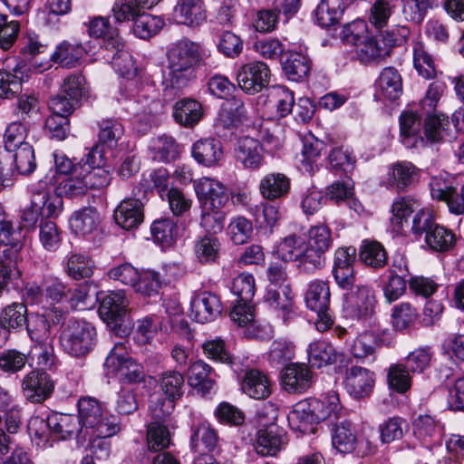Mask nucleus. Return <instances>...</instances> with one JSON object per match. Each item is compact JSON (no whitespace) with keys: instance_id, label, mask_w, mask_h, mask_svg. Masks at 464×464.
Returning a JSON list of instances; mask_svg holds the SVG:
<instances>
[{"instance_id":"nucleus-24","label":"nucleus","mask_w":464,"mask_h":464,"mask_svg":"<svg viewBox=\"0 0 464 464\" xmlns=\"http://www.w3.org/2000/svg\"><path fill=\"white\" fill-rule=\"evenodd\" d=\"M349 302L353 308V315L359 319L372 316L375 310L376 299L374 291L365 285H357L350 294Z\"/></svg>"},{"instance_id":"nucleus-30","label":"nucleus","mask_w":464,"mask_h":464,"mask_svg":"<svg viewBox=\"0 0 464 464\" xmlns=\"http://www.w3.org/2000/svg\"><path fill=\"white\" fill-rule=\"evenodd\" d=\"M46 425L51 431L65 440L82 431L78 416L53 413L47 418Z\"/></svg>"},{"instance_id":"nucleus-26","label":"nucleus","mask_w":464,"mask_h":464,"mask_svg":"<svg viewBox=\"0 0 464 464\" xmlns=\"http://www.w3.org/2000/svg\"><path fill=\"white\" fill-rule=\"evenodd\" d=\"M377 94L384 99L394 101L402 93V80L393 67L384 68L376 81Z\"/></svg>"},{"instance_id":"nucleus-36","label":"nucleus","mask_w":464,"mask_h":464,"mask_svg":"<svg viewBox=\"0 0 464 464\" xmlns=\"http://www.w3.org/2000/svg\"><path fill=\"white\" fill-rule=\"evenodd\" d=\"M357 443V438L352 424L342 420L332 429V444L341 453L352 452Z\"/></svg>"},{"instance_id":"nucleus-16","label":"nucleus","mask_w":464,"mask_h":464,"mask_svg":"<svg viewBox=\"0 0 464 464\" xmlns=\"http://www.w3.org/2000/svg\"><path fill=\"white\" fill-rule=\"evenodd\" d=\"M313 382V372L304 363H290L281 373L283 388L290 393H303Z\"/></svg>"},{"instance_id":"nucleus-35","label":"nucleus","mask_w":464,"mask_h":464,"mask_svg":"<svg viewBox=\"0 0 464 464\" xmlns=\"http://www.w3.org/2000/svg\"><path fill=\"white\" fill-rule=\"evenodd\" d=\"M28 318L26 305L22 302H14L1 310L0 325L13 331H20L25 326Z\"/></svg>"},{"instance_id":"nucleus-15","label":"nucleus","mask_w":464,"mask_h":464,"mask_svg":"<svg viewBox=\"0 0 464 464\" xmlns=\"http://www.w3.org/2000/svg\"><path fill=\"white\" fill-rule=\"evenodd\" d=\"M420 169L408 160L396 161L387 172L388 187L397 191H405L414 186L420 179Z\"/></svg>"},{"instance_id":"nucleus-52","label":"nucleus","mask_w":464,"mask_h":464,"mask_svg":"<svg viewBox=\"0 0 464 464\" xmlns=\"http://www.w3.org/2000/svg\"><path fill=\"white\" fill-rule=\"evenodd\" d=\"M147 9L140 0H115L111 13L115 23L133 22L139 14Z\"/></svg>"},{"instance_id":"nucleus-31","label":"nucleus","mask_w":464,"mask_h":464,"mask_svg":"<svg viewBox=\"0 0 464 464\" xmlns=\"http://www.w3.org/2000/svg\"><path fill=\"white\" fill-rule=\"evenodd\" d=\"M287 420L292 430L301 433L314 432V424L318 423L307 401L297 402L288 413Z\"/></svg>"},{"instance_id":"nucleus-60","label":"nucleus","mask_w":464,"mask_h":464,"mask_svg":"<svg viewBox=\"0 0 464 464\" xmlns=\"http://www.w3.org/2000/svg\"><path fill=\"white\" fill-rule=\"evenodd\" d=\"M413 64L418 73L425 79H431L436 75L433 59L420 42L413 45Z\"/></svg>"},{"instance_id":"nucleus-46","label":"nucleus","mask_w":464,"mask_h":464,"mask_svg":"<svg viewBox=\"0 0 464 464\" xmlns=\"http://www.w3.org/2000/svg\"><path fill=\"white\" fill-rule=\"evenodd\" d=\"M308 358L312 366L321 368L335 362L336 353L329 343L316 341L308 346Z\"/></svg>"},{"instance_id":"nucleus-53","label":"nucleus","mask_w":464,"mask_h":464,"mask_svg":"<svg viewBox=\"0 0 464 464\" xmlns=\"http://www.w3.org/2000/svg\"><path fill=\"white\" fill-rule=\"evenodd\" d=\"M23 73L15 67L13 72L0 71V98L13 99L22 92Z\"/></svg>"},{"instance_id":"nucleus-44","label":"nucleus","mask_w":464,"mask_h":464,"mask_svg":"<svg viewBox=\"0 0 464 464\" xmlns=\"http://www.w3.org/2000/svg\"><path fill=\"white\" fill-rule=\"evenodd\" d=\"M202 106L194 100H184L175 105V120L186 127H193L201 119Z\"/></svg>"},{"instance_id":"nucleus-39","label":"nucleus","mask_w":464,"mask_h":464,"mask_svg":"<svg viewBox=\"0 0 464 464\" xmlns=\"http://www.w3.org/2000/svg\"><path fill=\"white\" fill-rule=\"evenodd\" d=\"M245 115L244 103L238 99L232 98L222 103L217 123L225 129H230L241 123Z\"/></svg>"},{"instance_id":"nucleus-55","label":"nucleus","mask_w":464,"mask_h":464,"mask_svg":"<svg viewBox=\"0 0 464 464\" xmlns=\"http://www.w3.org/2000/svg\"><path fill=\"white\" fill-rule=\"evenodd\" d=\"M406 365L392 364L387 372V383L391 390L398 393H405L411 386V378Z\"/></svg>"},{"instance_id":"nucleus-48","label":"nucleus","mask_w":464,"mask_h":464,"mask_svg":"<svg viewBox=\"0 0 464 464\" xmlns=\"http://www.w3.org/2000/svg\"><path fill=\"white\" fill-rule=\"evenodd\" d=\"M164 25L163 20L155 15L146 14L143 10L133 20V34L141 38L148 39L156 34Z\"/></svg>"},{"instance_id":"nucleus-43","label":"nucleus","mask_w":464,"mask_h":464,"mask_svg":"<svg viewBox=\"0 0 464 464\" xmlns=\"http://www.w3.org/2000/svg\"><path fill=\"white\" fill-rule=\"evenodd\" d=\"M183 384L184 378L177 371H168L161 374L160 385L169 400L168 410H172L174 401L181 397Z\"/></svg>"},{"instance_id":"nucleus-7","label":"nucleus","mask_w":464,"mask_h":464,"mask_svg":"<svg viewBox=\"0 0 464 464\" xmlns=\"http://www.w3.org/2000/svg\"><path fill=\"white\" fill-rule=\"evenodd\" d=\"M276 251L283 261L298 262V267L304 273L312 274L316 271L309 254L305 234L293 232L284 237L278 241Z\"/></svg>"},{"instance_id":"nucleus-32","label":"nucleus","mask_w":464,"mask_h":464,"mask_svg":"<svg viewBox=\"0 0 464 464\" xmlns=\"http://www.w3.org/2000/svg\"><path fill=\"white\" fill-rule=\"evenodd\" d=\"M100 221L97 209L89 207L74 212L70 219V225L75 234L87 236L97 230Z\"/></svg>"},{"instance_id":"nucleus-4","label":"nucleus","mask_w":464,"mask_h":464,"mask_svg":"<svg viewBox=\"0 0 464 464\" xmlns=\"http://www.w3.org/2000/svg\"><path fill=\"white\" fill-rule=\"evenodd\" d=\"M78 419L82 429L91 430L92 435L105 439L120 430V423L115 416L108 415L102 404L92 397H82L78 401Z\"/></svg>"},{"instance_id":"nucleus-50","label":"nucleus","mask_w":464,"mask_h":464,"mask_svg":"<svg viewBox=\"0 0 464 464\" xmlns=\"http://www.w3.org/2000/svg\"><path fill=\"white\" fill-rule=\"evenodd\" d=\"M83 54L84 48L82 45H74L63 42L56 47V50L50 54V57L54 63H58L62 66L72 68L77 65Z\"/></svg>"},{"instance_id":"nucleus-56","label":"nucleus","mask_w":464,"mask_h":464,"mask_svg":"<svg viewBox=\"0 0 464 464\" xmlns=\"http://www.w3.org/2000/svg\"><path fill=\"white\" fill-rule=\"evenodd\" d=\"M25 328L31 340L34 343H45L53 340L51 324L43 314H31Z\"/></svg>"},{"instance_id":"nucleus-58","label":"nucleus","mask_w":464,"mask_h":464,"mask_svg":"<svg viewBox=\"0 0 464 464\" xmlns=\"http://www.w3.org/2000/svg\"><path fill=\"white\" fill-rule=\"evenodd\" d=\"M426 244L434 251H447L450 249L454 244V234L446 227L436 225L424 237Z\"/></svg>"},{"instance_id":"nucleus-59","label":"nucleus","mask_w":464,"mask_h":464,"mask_svg":"<svg viewBox=\"0 0 464 464\" xmlns=\"http://www.w3.org/2000/svg\"><path fill=\"white\" fill-rule=\"evenodd\" d=\"M393 13V5L388 0H376L368 11V22L376 30H382Z\"/></svg>"},{"instance_id":"nucleus-27","label":"nucleus","mask_w":464,"mask_h":464,"mask_svg":"<svg viewBox=\"0 0 464 464\" xmlns=\"http://www.w3.org/2000/svg\"><path fill=\"white\" fill-rule=\"evenodd\" d=\"M244 393L256 400L267 398L271 393V383L266 375L257 370L247 371L241 382Z\"/></svg>"},{"instance_id":"nucleus-1","label":"nucleus","mask_w":464,"mask_h":464,"mask_svg":"<svg viewBox=\"0 0 464 464\" xmlns=\"http://www.w3.org/2000/svg\"><path fill=\"white\" fill-rule=\"evenodd\" d=\"M105 160L98 146L92 148L85 159L76 163L73 172L58 186V194L68 198L84 196L90 189H99L110 183L111 175L104 168Z\"/></svg>"},{"instance_id":"nucleus-54","label":"nucleus","mask_w":464,"mask_h":464,"mask_svg":"<svg viewBox=\"0 0 464 464\" xmlns=\"http://www.w3.org/2000/svg\"><path fill=\"white\" fill-rule=\"evenodd\" d=\"M361 260L373 268H380L387 263V253L379 242L364 241L359 253Z\"/></svg>"},{"instance_id":"nucleus-41","label":"nucleus","mask_w":464,"mask_h":464,"mask_svg":"<svg viewBox=\"0 0 464 464\" xmlns=\"http://www.w3.org/2000/svg\"><path fill=\"white\" fill-rule=\"evenodd\" d=\"M60 90L72 97L74 102L82 103L89 102L91 92L85 77L81 73H72L65 77L61 84Z\"/></svg>"},{"instance_id":"nucleus-3","label":"nucleus","mask_w":464,"mask_h":464,"mask_svg":"<svg viewBox=\"0 0 464 464\" xmlns=\"http://www.w3.org/2000/svg\"><path fill=\"white\" fill-rule=\"evenodd\" d=\"M200 54V44L188 39L180 40L171 46L168 52V63L173 86L182 88L195 78Z\"/></svg>"},{"instance_id":"nucleus-42","label":"nucleus","mask_w":464,"mask_h":464,"mask_svg":"<svg viewBox=\"0 0 464 464\" xmlns=\"http://www.w3.org/2000/svg\"><path fill=\"white\" fill-rule=\"evenodd\" d=\"M227 201L226 187L217 179L205 178V210H223Z\"/></svg>"},{"instance_id":"nucleus-47","label":"nucleus","mask_w":464,"mask_h":464,"mask_svg":"<svg viewBox=\"0 0 464 464\" xmlns=\"http://www.w3.org/2000/svg\"><path fill=\"white\" fill-rule=\"evenodd\" d=\"M23 258L10 257L3 255L0 256V298L8 284L19 280L23 275L20 264Z\"/></svg>"},{"instance_id":"nucleus-37","label":"nucleus","mask_w":464,"mask_h":464,"mask_svg":"<svg viewBox=\"0 0 464 464\" xmlns=\"http://www.w3.org/2000/svg\"><path fill=\"white\" fill-rule=\"evenodd\" d=\"M450 121L443 113L428 115L425 120L424 135L431 143L443 142L450 137Z\"/></svg>"},{"instance_id":"nucleus-9","label":"nucleus","mask_w":464,"mask_h":464,"mask_svg":"<svg viewBox=\"0 0 464 464\" xmlns=\"http://www.w3.org/2000/svg\"><path fill=\"white\" fill-rule=\"evenodd\" d=\"M270 70L263 62L242 64L236 73L238 87L248 94L261 92L269 83Z\"/></svg>"},{"instance_id":"nucleus-8","label":"nucleus","mask_w":464,"mask_h":464,"mask_svg":"<svg viewBox=\"0 0 464 464\" xmlns=\"http://www.w3.org/2000/svg\"><path fill=\"white\" fill-rule=\"evenodd\" d=\"M123 343H117L107 356L104 366L110 373L128 383L140 382L145 378L143 366L126 355Z\"/></svg>"},{"instance_id":"nucleus-21","label":"nucleus","mask_w":464,"mask_h":464,"mask_svg":"<svg viewBox=\"0 0 464 464\" xmlns=\"http://www.w3.org/2000/svg\"><path fill=\"white\" fill-rule=\"evenodd\" d=\"M421 116L411 111H404L400 116L401 140L407 148H418L424 140L420 135Z\"/></svg>"},{"instance_id":"nucleus-5","label":"nucleus","mask_w":464,"mask_h":464,"mask_svg":"<svg viewBox=\"0 0 464 464\" xmlns=\"http://www.w3.org/2000/svg\"><path fill=\"white\" fill-rule=\"evenodd\" d=\"M59 339L65 353L82 358L94 349L97 333L91 323L71 317L62 328Z\"/></svg>"},{"instance_id":"nucleus-13","label":"nucleus","mask_w":464,"mask_h":464,"mask_svg":"<svg viewBox=\"0 0 464 464\" xmlns=\"http://www.w3.org/2000/svg\"><path fill=\"white\" fill-rule=\"evenodd\" d=\"M374 373L367 368L354 365L346 371L344 388L353 398H364L372 392Z\"/></svg>"},{"instance_id":"nucleus-28","label":"nucleus","mask_w":464,"mask_h":464,"mask_svg":"<svg viewBox=\"0 0 464 464\" xmlns=\"http://www.w3.org/2000/svg\"><path fill=\"white\" fill-rule=\"evenodd\" d=\"M283 443L282 431L272 425L258 430L254 447L259 455L275 456L281 450Z\"/></svg>"},{"instance_id":"nucleus-17","label":"nucleus","mask_w":464,"mask_h":464,"mask_svg":"<svg viewBox=\"0 0 464 464\" xmlns=\"http://www.w3.org/2000/svg\"><path fill=\"white\" fill-rule=\"evenodd\" d=\"M24 242L12 221L8 218L3 206L0 204V256L22 257Z\"/></svg>"},{"instance_id":"nucleus-51","label":"nucleus","mask_w":464,"mask_h":464,"mask_svg":"<svg viewBox=\"0 0 464 464\" xmlns=\"http://www.w3.org/2000/svg\"><path fill=\"white\" fill-rule=\"evenodd\" d=\"M415 202L409 198H399L392 206L391 225L392 229L401 234L408 224V218L413 212Z\"/></svg>"},{"instance_id":"nucleus-20","label":"nucleus","mask_w":464,"mask_h":464,"mask_svg":"<svg viewBox=\"0 0 464 464\" xmlns=\"http://www.w3.org/2000/svg\"><path fill=\"white\" fill-rule=\"evenodd\" d=\"M88 34L92 37L103 38V45L109 51L124 48L125 43L117 29L111 28L109 19L102 16L93 17L87 24Z\"/></svg>"},{"instance_id":"nucleus-57","label":"nucleus","mask_w":464,"mask_h":464,"mask_svg":"<svg viewBox=\"0 0 464 464\" xmlns=\"http://www.w3.org/2000/svg\"><path fill=\"white\" fill-rule=\"evenodd\" d=\"M434 5L435 0H402V15L406 21L420 24Z\"/></svg>"},{"instance_id":"nucleus-12","label":"nucleus","mask_w":464,"mask_h":464,"mask_svg":"<svg viewBox=\"0 0 464 464\" xmlns=\"http://www.w3.org/2000/svg\"><path fill=\"white\" fill-rule=\"evenodd\" d=\"M250 302H240L237 300V304L233 307L230 316L238 326L246 327L245 335L248 338L265 339L269 338L272 330L269 326L260 327L256 325L254 318V307Z\"/></svg>"},{"instance_id":"nucleus-64","label":"nucleus","mask_w":464,"mask_h":464,"mask_svg":"<svg viewBox=\"0 0 464 464\" xmlns=\"http://www.w3.org/2000/svg\"><path fill=\"white\" fill-rule=\"evenodd\" d=\"M123 133V126L117 120L107 119L100 123L99 140L110 149L117 147Z\"/></svg>"},{"instance_id":"nucleus-63","label":"nucleus","mask_w":464,"mask_h":464,"mask_svg":"<svg viewBox=\"0 0 464 464\" xmlns=\"http://www.w3.org/2000/svg\"><path fill=\"white\" fill-rule=\"evenodd\" d=\"M150 148L154 152L153 159L159 161L169 162L179 155L178 145L172 137L159 136L152 140Z\"/></svg>"},{"instance_id":"nucleus-11","label":"nucleus","mask_w":464,"mask_h":464,"mask_svg":"<svg viewBox=\"0 0 464 464\" xmlns=\"http://www.w3.org/2000/svg\"><path fill=\"white\" fill-rule=\"evenodd\" d=\"M54 384L44 372L32 371L22 381V391L26 400L33 403H42L49 398Z\"/></svg>"},{"instance_id":"nucleus-45","label":"nucleus","mask_w":464,"mask_h":464,"mask_svg":"<svg viewBox=\"0 0 464 464\" xmlns=\"http://www.w3.org/2000/svg\"><path fill=\"white\" fill-rule=\"evenodd\" d=\"M283 70L290 81H303L310 71L309 60L300 53H288Z\"/></svg>"},{"instance_id":"nucleus-40","label":"nucleus","mask_w":464,"mask_h":464,"mask_svg":"<svg viewBox=\"0 0 464 464\" xmlns=\"http://www.w3.org/2000/svg\"><path fill=\"white\" fill-rule=\"evenodd\" d=\"M35 288L37 293H42V295L53 303L63 302L65 298H68L71 293L70 285L53 276H44L40 286Z\"/></svg>"},{"instance_id":"nucleus-18","label":"nucleus","mask_w":464,"mask_h":464,"mask_svg":"<svg viewBox=\"0 0 464 464\" xmlns=\"http://www.w3.org/2000/svg\"><path fill=\"white\" fill-rule=\"evenodd\" d=\"M234 158L244 169H257L264 160L262 144L256 139L243 137L234 149Z\"/></svg>"},{"instance_id":"nucleus-33","label":"nucleus","mask_w":464,"mask_h":464,"mask_svg":"<svg viewBox=\"0 0 464 464\" xmlns=\"http://www.w3.org/2000/svg\"><path fill=\"white\" fill-rule=\"evenodd\" d=\"M330 296L328 283L315 279L308 284L304 295L305 304L312 311H320L330 305Z\"/></svg>"},{"instance_id":"nucleus-6","label":"nucleus","mask_w":464,"mask_h":464,"mask_svg":"<svg viewBox=\"0 0 464 464\" xmlns=\"http://www.w3.org/2000/svg\"><path fill=\"white\" fill-rule=\"evenodd\" d=\"M100 300L99 314L111 330L119 337L130 334L132 320L127 314L129 301L121 291L110 292L98 296Z\"/></svg>"},{"instance_id":"nucleus-34","label":"nucleus","mask_w":464,"mask_h":464,"mask_svg":"<svg viewBox=\"0 0 464 464\" xmlns=\"http://www.w3.org/2000/svg\"><path fill=\"white\" fill-rule=\"evenodd\" d=\"M345 9L343 0H322L315 9V19L321 27L336 24Z\"/></svg>"},{"instance_id":"nucleus-49","label":"nucleus","mask_w":464,"mask_h":464,"mask_svg":"<svg viewBox=\"0 0 464 464\" xmlns=\"http://www.w3.org/2000/svg\"><path fill=\"white\" fill-rule=\"evenodd\" d=\"M391 317L393 328L397 331H403L415 324L418 312L411 304L401 302L392 307Z\"/></svg>"},{"instance_id":"nucleus-38","label":"nucleus","mask_w":464,"mask_h":464,"mask_svg":"<svg viewBox=\"0 0 464 464\" xmlns=\"http://www.w3.org/2000/svg\"><path fill=\"white\" fill-rule=\"evenodd\" d=\"M94 267V261L90 256L78 253L71 254L64 264L66 275L73 280L90 278Z\"/></svg>"},{"instance_id":"nucleus-2","label":"nucleus","mask_w":464,"mask_h":464,"mask_svg":"<svg viewBox=\"0 0 464 464\" xmlns=\"http://www.w3.org/2000/svg\"><path fill=\"white\" fill-rule=\"evenodd\" d=\"M343 38L354 46L357 59L362 63H380L391 55L381 34L373 35L362 20L347 24L343 29Z\"/></svg>"},{"instance_id":"nucleus-23","label":"nucleus","mask_w":464,"mask_h":464,"mask_svg":"<svg viewBox=\"0 0 464 464\" xmlns=\"http://www.w3.org/2000/svg\"><path fill=\"white\" fill-rule=\"evenodd\" d=\"M306 401L318 422L327 419L338 420L342 417L343 407L336 392H330L323 400L311 398Z\"/></svg>"},{"instance_id":"nucleus-62","label":"nucleus","mask_w":464,"mask_h":464,"mask_svg":"<svg viewBox=\"0 0 464 464\" xmlns=\"http://www.w3.org/2000/svg\"><path fill=\"white\" fill-rule=\"evenodd\" d=\"M265 301L274 309L280 310L285 320L290 317L293 312V302L290 289L285 286L282 292L276 289H268Z\"/></svg>"},{"instance_id":"nucleus-14","label":"nucleus","mask_w":464,"mask_h":464,"mask_svg":"<svg viewBox=\"0 0 464 464\" xmlns=\"http://www.w3.org/2000/svg\"><path fill=\"white\" fill-rule=\"evenodd\" d=\"M382 344L383 340L378 334L364 331L357 334L349 343V351L361 362H373Z\"/></svg>"},{"instance_id":"nucleus-25","label":"nucleus","mask_w":464,"mask_h":464,"mask_svg":"<svg viewBox=\"0 0 464 464\" xmlns=\"http://www.w3.org/2000/svg\"><path fill=\"white\" fill-rule=\"evenodd\" d=\"M202 0H177L173 19L181 24L199 27L203 23Z\"/></svg>"},{"instance_id":"nucleus-10","label":"nucleus","mask_w":464,"mask_h":464,"mask_svg":"<svg viewBox=\"0 0 464 464\" xmlns=\"http://www.w3.org/2000/svg\"><path fill=\"white\" fill-rule=\"evenodd\" d=\"M305 237L314 267L319 270L325 264L324 254L332 246V231L327 225L317 224L308 229Z\"/></svg>"},{"instance_id":"nucleus-29","label":"nucleus","mask_w":464,"mask_h":464,"mask_svg":"<svg viewBox=\"0 0 464 464\" xmlns=\"http://www.w3.org/2000/svg\"><path fill=\"white\" fill-rule=\"evenodd\" d=\"M290 189V180L283 173H268L259 182L262 197L274 200L285 197Z\"/></svg>"},{"instance_id":"nucleus-19","label":"nucleus","mask_w":464,"mask_h":464,"mask_svg":"<svg viewBox=\"0 0 464 464\" xmlns=\"http://www.w3.org/2000/svg\"><path fill=\"white\" fill-rule=\"evenodd\" d=\"M113 218L123 229L137 228L143 222V204L137 198L124 199L115 209Z\"/></svg>"},{"instance_id":"nucleus-61","label":"nucleus","mask_w":464,"mask_h":464,"mask_svg":"<svg viewBox=\"0 0 464 464\" xmlns=\"http://www.w3.org/2000/svg\"><path fill=\"white\" fill-rule=\"evenodd\" d=\"M13 155L9 154L10 159L14 160L17 171L22 175H29L36 168L34 150L30 143L19 146L14 150Z\"/></svg>"},{"instance_id":"nucleus-22","label":"nucleus","mask_w":464,"mask_h":464,"mask_svg":"<svg viewBox=\"0 0 464 464\" xmlns=\"http://www.w3.org/2000/svg\"><path fill=\"white\" fill-rule=\"evenodd\" d=\"M458 187L459 175L453 176L447 172H440L433 176L430 181V189L432 198L444 201L449 208L450 201L457 198Z\"/></svg>"}]
</instances>
